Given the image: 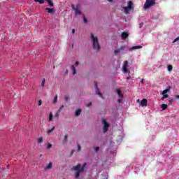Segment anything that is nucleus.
I'll return each mask as SVG.
<instances>
[{"label": "nucleus", "mask_w": 179, "mask_h": 179, "mask_svg": "<svg viewBox=\"0 0 179 179\" xmlns=\"http://www.w3.org/2000/svg\"><path fill=\"white\" fill-rule=\"evenodd\" d=\"M85 167H86V163H84L83 167L80 166V164H78L76 166H73L72 170H74L76 172V178H79L80 176V173H83V170H85Z\"/></svg>", "instance_id": "obj_1"}, {"label": "nucleus", "mask_w": 179, "mask_h": 179, "mask_svg": "<svg viewBox=\"0 0 179 179\" xmlns=\"http://www.w3.org/2000/svg\"><path fill=\"white\" fill-rule=\"evenodd\" d=\"M91 40L93 44V50H94V51H99L100 50V44L99 43L97 36H94L93 34H91Z\"/></svg>", "instance_id": "obj_2"}, {"label": "nucleus", "mask_w": 179, "mask_h": 179, "mask_svg": "<svg viewBox=\"0 0 179 179\" xmlns=\"http://www.w3.org/2000/svg\"><path fill=\"white\" fill-rule=\"evenodd\" d=\"M123 9L124 10V13L128 15V13H129V11L134 9V3H132V1H128L127 6H124Z\"/></svg>", "instance_id": "obj_3"}, {"label": "nucleus", "mask_w": 179, "mask_h": 179, "mask_svg": "<svg viewBox=\"0 0 179 179\" xmlns=\"http://www.w3.org/2000/svg\"><path fill=\"white\" fill-rule=\"evenodd\" d=\"M156 3V0H146L143 6L144 9H149Z\"/></svg>", "instance_id": "obj_4"}, {"label": "nucleus", "mask_w": 179, "mask_h": 179, "mask_svg": "<svg viewBox=\"0 0 179 179\" xmlns=\"http://www.w3.org/2000/svg\"><path fill=\"white\" fill-rule=\"evenodd\" d=\"M72 8L76 13V15H80L82 12L80 11V5L77 4L75 7V5H72Z\"/></svg>", "instance_id": "obj_5"}, {"label": "nucleus", "mask_w": 179, "mask_h": 179, "mask_svg": "<svg viewBox=\"0 0 179 179\" xmlns=\"http://www.w3.org/2000/svg\"><path fill=\"white\" fill-rule=\"evenodd\" d=\"M102 123L103 124V134H106L107 131H108V128L110 127V124L107 123V121L106 120H102Z\"/></svg>", "instance_id": "obj_6"}, {"label": "nucleus", "mask_w": 179, "mask_h": 179, "mask_svg": "<svg viewBox=\"0 0 179 179\" xmlns=\"http://www.w3.org/2000/svg\"><path fill=\"white\" fill-rule=\"evenodd\" d=\"M122 69L124 73H127V72H128V61H124L123 62V66Z\"/></svg>", "instance_id": "obj_7"}, {"label": "nucleus", "mask_w": 179, "mask_h": 179, "mask_svg": "<svg viewBox=\"0 0 179 179\" xmlns=\"http://www.w3.org/2000/svg\"><path fill=\"white\" fill-rule=\"evenodd\" d=\"M170 92V89H166L162 92V100H164V99H167L169 97V94H167Z\"/></svg>", "instance_id": "obj_8"}, {"label": "nucleus", "mask_w": 179, "mask_h": 179, "mask_svg": "<svg viewBox=\"0 0 179 179\" xmlns=\"http://www.w3.org/2000/svg\"><path fill=\"white\" fill-rule=\"evenodd\" d=\"M125 46H121L119 49H117L114 51L115 55H118V54H121L122 51L125 50Z\"/></svg>", "instance_id": "obj_9"}, {"label": "nucleus", "mask_w": 179, "mask_h": 179, "mask_svg": "<svg viewBox=\"0 0 179 179\" xmlns=\"http://www.w3.org/2000/svg\"><path fill=\"white\" fill-rule=\"evenodd\" d=\"M140 106L141 107H146V106H148V99H143V100H141V101L140 102Z\"/></svg>", "instance_id": "obj_10"}, {"label": "nucleus", "mask_w": 179, "mask_h": 179, "mask_svg": "<svg viewBox=\"0 0 179 179\" xmlns=\"http://www.w3.org/2000/svg\"><path fill=\"white\" fill-rule=\"evenodd\" d=\"M95 92L96 94H98L99 96H100V97H103V94H101V93L100 92V90L99 89V87H97V83H95Z\"/></svg>", "instance_id": "obj_11"}, {"label": "nucleus", "mask_w": 179, "mask_h": 179, "mask_svg": "<svg viewBox=\"0 0 179 179\" xmlns=\"http://www.w3.org/2000/svg\"><path fill=\"white\" fill-rule=\"evenodd\" d=\"M142 48V45L133 46L129 49V51H133V50H139Z\"/></svg>", "instance_id": "obj_12"}, {"label": "nucleus", "mask_w": 179, "mask_h": 179, "mask_svg": "<svg viewBox=\"0 0 179 179\" xmlns=\"http://www.w3.org/2000/svg\"><path fill=\"white\" fill-rule=\"evenodd\" d=\"M52 169V162H49V164L45 167V170H51Z\"/></svg>", "instance_id": "obj_13"}, {"label": "nucleus", "mask_w": 179, "mask_h": 179, "mask_svg": "<svg viewBox=\"0 0 179 179\" xmlns=\"http://www.w3.org/2000/svg\"><path fill=\"white\" fill-rule=\"evenodd\" d=\"M45 85V78H43V79L42 80L41 84V85H40V88H41V89H44Z\"/></svg>", "instance_id": "obj_14"}, {"label": "nucleus", "mask_w": 179, "mask_h": 179, "mask_svg": "<svg viewBox=\"0 0 179 179\" xmlns=\"http://www.w3.org/2000/svg\"><path fill=\"white\" fill-rule=\"evenodd\" d=\"M128 37V34L127 32L122 33V40H125Z\"/></svg>", "instance_id": "obj_15"}, {"label": "nucleus", "mask_w": 179, "mask_h": 179, "mask_svg": "<svg viewBox=\"0 0 179 179\" xmlns=\"http://www.w3.org/2000/svg\"><path fill=\"white\" fill-rule=\"evenodd\" d=\"M116 92H117V94L119 97H120V99H122V97H124V95L122 94V92H121L119 90H116Z\"/></svg>", "instance_id": "obj_16"}, {"label": "nucleus", "mask_w": 179, "mask_h": 179, "mask_svg": "<svg viewBox=\"0 0 179 179\" xmlns=\"http://www.w3.org/2000/svg\"><path fill=\"white\" fill-rule=\"evenodd\" d=\"M53 117H54V115H52V112H50L49 114V119H48L49 122H51V121H52Z\"/></svg>", "instance_id": "obj_17"}, {"label": "nucleus", "mask_w": 179, "mask_h": 179, "mask_svg": "<svg viewBox=\"0 0 179 179\" xmlns=\"http://www.w3.org/2000/svg\"><path fill=\"white\" fill-rule=\"evenodd\" d=\"M37 142L38 143H43V142H44V138L43 137H39L37 138Z\"/></svg>", "instance_id": "obj_18"}, {"label": "nucleus", "mask_w": 179, "mask_h": 179, "mask_svg": "<svg viewBox=\"0 0 179 179\" xmlns=\"http://www.w3.org/2000/svg\"><path fill=\"white\" fill-rule=\"evenodd\" d=\"M46 10L48 11V13H54V8H47Z\"/></svg>", "instance_id": "obj_19"}, {"label": "nucleus", "mask_w": 179, "mask_h": 179, "mask_svg": "<svg viewBox=\"0 0 179 179\" xmlns=\"http://www.w3.org/2000/svg\"><path fill=\"white\" fill-rule=\"evenodd\" d=\"M71 71H72V72H73V75L76 74V69L75 68V65H73V66H71Z\"/></svg>", "instance_id": "obj_20"}, {"label": "nucleus", "mask_w": 179, "mask_h": 179, "mask_svg": "<svg viewBox=\"0 0 179 179\" xmlns=\"http://www.w3.org/2000/svg\"><path fill=\"white\" fill-rule=\"evenodd\" d=\"M80 113H82V110L78 109V110H77L76 111L75 115H76V117H78V115H80Z\"/></svg>", "instance_id": "obj_21"}, {"label": "nucleus", "mask_w": 179, "mask_h": 179, "mask_svg": "<svg viewBox=\"0 0 179 179\" xmlns=\"http://www.w3.org/2000/svg\"><path fill=\"white\" fill-rule=\"evenodd\" d=\"M58 101V95H56L53 99V104H55Z\"/></svg>", "instance_id": "obj_22"}, {"label": "nucleus", "mask_w": 179, "mask_h": 179, "mask_svg": "<svg viewBox=\"0 0 179 179\" xmlns=\"http://www.w3.org/2000/svg\"><path fill=\"white\" fill-rule=\"evenodd\" d=\"M167 69H168L169 72H171V71H173V66L172 65H169L167 66Z\"/></svg>", "instance_id": "obj_23"}, {"label": "nucleus", "mask_w": 179, "mask_h": 179, "mask_svg": "<svg viewBox=\"0 0 179 179\" xmlns=\"http://www.w3.org/2000/svg\"><path fill=\"white\" fill-rule=\"evenodd\" d=\"M161 108L162 109V110H166V108H167V104H162V106H161Z\"/></svg>", "instance_id": "obj_24"}, {"label": "nucleus", "mask_w": 179, "mask_h": 179, "mask_svg": "<svg viewBox=\"0 0 179 179\" xmlns=\"http://www.w3.org/2000/svg\"><path fill=\"white\" fill-rule=\"evenodd\" d=\"M47 1L48 5H50L51 6H54V3H52V1L51 0H45Z\"/></svg>", "instance_id": "obj_25"}, {"label": "nucleus", "mask_w": 179, "mask_h": 179, "mask_svg": "<svg viewBox=\"0 0 179 179\" xmlns=\"http://www.w3.org/2000/svg\"><path fill=\"white\" fill-rule=\"evenodd\" d=\"M52 148V144L48 143L47 149H51Z\"/></svg>", "instance_id": "obj_26"}, {"label": "nucleus", "mask_w": 179, "mask_h": 179, "mask_svg": "<svg viewBox=\"0 0 179 179\" xmlns=\"http://www.w3.org/2000/svg\"><path fill=\"white\" fill-rule=\"evenodd\" d=\"M35 2H38L41 4L44 3V0H34Z\"/></svg>", "instance_id": "obj_27"}, {"label": "nucleus", "mask_w": 179, "mask_h": 179, "mask_svg": "<svg viewBox=\"0 0 179 179\" xmlns=\"http://www.w3.org/2000/svg\"><path fill=\"white\" fill-rule=\"evenodd\" d=\"M54 129H55L54 127L52 128V129H49V130L48 131V135H50V134H51V132H52V131H54Z\"/></svg>", "instance_id": "obj_28"}, {"label": "nucleus", "mask_w": 179, "mask_h": 179, "mask_svg": "<svg viewBox=\"0 0 179 179\" xmlns=\"http://www.w3.org/2000/svg\"><path fill=\"white\" fill-rule=\"evenodd\" d=\"M62 108H64V105H62V106L59 108L58 111L59 113H60L61 110H62Z\"/></svg>", "instance_id": "obj_29"}, {"label": "nucleus", "mask_w": 179, "mask_h": 179, "mask_svg": "<svg viewBox=\"0 0 179 179\" xmlns=\"http://www.w3.org/2000/svg\"><path fill=\"white\" fill-rule=\"evenodd\" d=\"M83 20H84V23H87V20H86V17H83Z\"/></svg>", "instance_id": "obj_30"}, {"label": "nucleus", "mask_w": 179, "mask_h": 179, "mask_svg": "<svg viewBox=\"0 0 179 179\" xmlns=\"http://www.w3.org/2000/svg\"><path fill=\"white\" fill-rule=\"evenodd\" d=\"M179 40V37L176 38L173 41V43H177V41H178Z\"/></svg>", "instance_id": "obj_31"}, {"label": "nucleus", "mask_w": 179, "mask_h": 179, "mask_svg": "<svg viewBox=\"0 0 179 179\" xmlns=\"http://www.w3.org/2000/svg\"><path fill=\"white\" fill-rule=\"evenodd\" d=\"M42 103H43V101H41V99H40L38 101V106H41Z\"/></svg>", "instance_id": "obj_32"}, {"label": "nucleus", "mask_w": 179, "mask_h": 179, "mask_svg": "<svg viewBox=\"0 0 179 179\" xmlns=\"http://www.w3.org/2000/svg\"><path fill=\"white\" fill-rule=\"evenodd\" d=\"M55 117H59V110L56 113Z\"/></svg>", "instance_id": "obj_33"}, {"label": "nucleus", "mask_w": 179, "mask_h": 179, "mask_svg": "<svg viewBox=\"0 0 179 179\" xmlns=\"http://www.w3.org/2000/svg\"><path fill=\"white\" fill-rule=\"evenodd\" d=\"M99 150H100V148H99V147H96V148H94L95 152H97V151Z\"/></svg>", "instance_id": "obj_34"}, {"label": "nucleus", "mask_w": 179, "mask_h": 179, "mask_svg": "<svg viewBox=\"0 0 179 179\" xmlns=\"http://www.w3.org/2000/svg\"><path fill=\"white\" fill-rule=\"evenodd\" d=\"M143 26V22L140 23V29L142 28Z\"/></svg>", "instance_id": "obj_35"}, {"label": "nucleus", "mask_w": 179, "mask_h": 179, "mask_svg": "<svg viewBox=\"0 0 179 179\" xmlns=\"http://www.w3.org/2000/svg\"><path fill=\"white\" fill-rule=\"evenodd\" d=\"M117 101H118L119 103H122V99H118Z\"/></svg>", "instance_id": "obj_36"}, {"label": "nucleus", "mask_w": 179, "mask_h": 179, "mask_svg": "<svg viewBox=\"0 0 179 179\" xmlns=\"http://www.w3.org/2000/svg\"><path fill=\"white\" fill-rule=\"evenodd\" d=\"M78 150H80V145H78Z\"/></svg>", "instance_id": "obj_37"}, {"label": "nucleus", "mask_w": 179, "mask_h": 179, "mask_svg": "<svg viewBox=\"0 0 179 179\" xmlns=\"http://www.w3.org/2000/svg\"><path fill=\"white\" fill-rule=\"evenodd\" d=\"M68 139V136H64V140L66 141Z\"/></svg>", "instance_id": "obj_38"}, {"label": "nucleus", "mask_w": 179, "mask_h": 179, "mask_svg": "<svg viewBox=\"0 0 179 179\" xmlns=\"http://www.w3.org/2000/svg\"><path fill=\"white\" fill-rule=\"evenodd\" d=\"M78 65H79V63L78 62H76L75 66H78Z\"/></svg>", "instance_id": "obj_39"}, {"label": "nucleus", "mask_w": 179, "mask_h": 179, "mask_svg": "<svg viewBox=\"0 0 179 179\" xmlns=\"http://www.w3.org/2000/svg\"><path fill=\"white\" fill-rule=\"evenodd\" d=\"M90 106H92V102H90L89 105H87V107H90Z\"/></svg>", "instance_id": "obj_40"}, {"label": "nucleus", "mask_w": 179, "mask_h": 179, "mask_svg": "<svg viewBox=\"0 0 179 179\" xmlns=\"http://www.w3.org/2000/svg\"><path fill=\"white\" fill-rule=\"evenodd\" d=\"M176 99H179V95H177V96H176Z\"/></svg>", "instance_id": "obj_41"}, {"label": "nucleus", "mask_w": 179, "mask_h": 179, "mask_svg": "<svg viewBox=\"0 0 179 179\" xmlns=\"http://www.w3.org/2000/svg\"><path fill=\"white\" fill-rule=\"evenodd\" d=\"M72 33H75V29H72Z\"/></svg>", "instance_id": "obj_42"}, {"label": "nucleus", "mask_w": 179, "mask_h": 179, "mask_svg": "<svg viewBox=\"0 0 179 179\" xmlns=\"http://www.w3.org/2000/svg\"><path fill=\"white\" fill-rule=\"evenodd\" d=\"M65 100L68 101V97L67 96L65 97Z\"/></svg>", "instance_id": "obj_43"}, {"label": "nucleus", "mask_w": 179, "mask_h": 179, "mask_svg": "<svg viewBox=\"0 0 179 179\" xmlns=\"http://www.w3.org/2000/svg\"><path fill=\"white\" fill-rule=\"evenodd\" d=\"M137 103H141L139 99L137 100Z\"/></svg>", "instance_id": "obj_44"}, {"label": "nucleus", "mask_w": 179, "mask_h": 179, "mask_svg": "<svg viewBox=\"0 0 179 179\" xmlns=\"http://www.w3.org/2000/svg\"><path fill=\"white\" fill-rule=\"evenodd\" d=\"M108 2H113V0H108Z\"/></svg>", "instance_id": "obj_45"}, {"label": "nucleus", "mask_w": 179, "mask_h": 179, "mask_svg": "<svg viewBox=\"0 0 179 179\" xmlns=\"http://www.w3.org/2000/svg\"><path fill=\"white\" fill-rule=\"evenodd\" d=\"M143 80H144L143 79L141 80V83H143Z\"/></svg>", "instance_id": "obj_46"}, {"label": "nucleus", "mask_w": 179, "mask_h": 179, "mask_svg": "<svg viewBox=\"0 0 179 179\" xmlns=\"http://www.w3.org/2000/svg\"><path fill=\"white\" fill-rule=\"evenodd\" d=\"M129 78H130V77H127V80H129Z\"/></svg>", "instance_id": "obj_47"}]
</instances>
